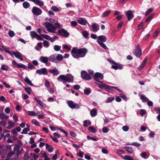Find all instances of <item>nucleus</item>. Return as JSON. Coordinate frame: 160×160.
Segmentation results:
<instances>
[{
	"mask_svg": "<svg viewBox=\"0 0 160 160\" xmlns=\"http://www.w3.org/2000/svg\"><path fill=\"white\" fill-rule=\"evenodd\" d=\"M87 52L88 50L85 48L77 49L76 48H73L71 51V53L72 56L76 58L80 57H84Z\"/></svg>",
	"mask_w": 160,
	"mask_h": 160,
	"instance_id": "nucleus-1",
	"label": "nucleus"
},
{
	"mask_svg": "<svg viewBox=\"0 0 160 160\" xmlns=\"http://www.w3.org/2000/svg\"><path fill=\"white\" fill-rule=\"evenodd\" d=\"M74 77L70 74H67L66 75H61L57 78V80L59 81H63L64 82L70 83L73 82Z\"/></svg>",
	"mask_w": 160,
	"mask_h": 160,
	"instance_id": "nucleus-2",
	"label": "nucleus"
},
{
	"mask_svg": "<svg viewBox=\"0 0 160 160\" xmlns=\"http://www.w3.org/2000/svg\"><path fill=\"white\" fill-rule=\"evenodd\" d=\"M49 61L52 62L58 63L62 61L63 59V57L61 54H53L50 55L49 57Z\"/></svg>",
	"mask_w": 160,
	"mask_h": 160,
	"instance_id": "nucleus-3",
	"label": "nucleus"
},
{
	"mask_svg": "<svg viewBox=\"0 0 160 160\" xmlns=\"http://www.w3.org/2000/svg\"><path fill=\"white\" fill-rule=\"evenodd\" d=\"M45 25L48 32L54 33H56L55 29H56L54 28V25L53 24L47 22L45 23Z\"/></svg>",
	"mask_w": 160,
	"mask_h": 160,
	"instance_id": "nucleus-4",
	"label": "nucleus"
},
{
	"mask_svg": "<svg viewBox=\"0 0 160 160\" xmlns=\"http://www.w3.org/2000/svg\"><path fill=\"white\" fill-rule=\"evenodd\" d=\"M57 34L65 38L68 37L69 35V32L63 28L59 30L57 32Z\"/></svg>",
	"mask_w": 160,
	"mask_h": 160,
	"instance_id": "nucleus-5",
	"label": "nucleus"
},
{
	"mask_svg": "<svg viewBox=\"0 0 160 160\" xmlns=\"http://www.w3.org/2000/svg\"><path fill=\"white\" fill-rule=\"evenodd\" d=\"M103 78V76L102 74L99 72H96L94 75V79L96 81L101 83L102 82L101 80Z\"/></svg>",
	"mask_w": 160,
	"mask_h": 160,
	"instance_id": "nucleus-6",
	"label": "nucleus"
},
{
	"mask_svg": "<svg viewBox=\"0 0 160 160\" xmlns=\"http://www.w3.org/2000/svg\"><path fill=\"white\" fill-rule=\"evenodd\" d=\"M32 12L33 15L36 16L41 15L42 12V10L40 8L36 7H34L32 8Z\"/></svg>",
	"mask_w": 160,
	"mask_h": 160,
	"instance_id": "nucleus-7",
	"label": "nucleus"
},
{
	"mask_svg": "<svg viewBox=\"0 0 160 160\" xmlns=\"http://www.w3.org/2000/svg\"><path fill=\"white\" fill-rule=\"evenodd\" d=\"M67 102L69 107L72 109L79 108V105L78 104H76L72 101H67Z\"/></svg>",
	"mask_w": 160,
	"mask_h": 160,
	"instance_id": "nucleus-8",
	"label": "nucleus"
},
{
	"mask_svg": "<svg viewBox=\"0 0 160 160\" xmlns=\"http://www.w3.org/2000/svg\"><path fill=\"white\" fill-rule=\"evenodd\" d=\"M142 51L139 46L137 45L135 49L134 54L138 58H139L142 54Z\"/></svg>",
	"mask_w": 160,
	"mask_h": 160,
	"instance_id": "nucleus-9",
	"label": "nucleus"
},
{
	"mask_svg": "<svg viewBox=\"0 0 160 160\" xmlns=\"http://www.w3.org/2000/svg\"><path fill=\"white\" fill-rule=\"evenodd\" d=\"M81 78L86 80H88L91 79L90 76L86 71H82L81 72Z\"/></svg>",
	"mask_w": 160,
	"mask_h": 160,
	"instance_id": "nucleus-10",
	"label": "nucleus"
},
{
	"mask_svg": "<svg viewBox=\"0 0 160 160\" xmlns=\"http://www.w3.org/2000/svg\"><path fill=\"white\" fill-rule=\"evenodd\" d=\"M99 87L100 88H103L105 90L110 92H111L113 91V90L110 87H109L108 85L104 84L99 85Z\"/></svg>",
	"mask_w": 160,
	"mask_h": 160,
	"instance_id": "nucleus-11",
	"label": "nucleus"
},
{
	"mask_svg": "<svg viewBox=\"0 0 160 160\" xmlns=\"http://www.w3.org/2000/svg\"><path fill=\"white\" fill-rule=\"evenodd\" d=\"M36 72L39 75L46 74L47 73V69L46 68H42L40 69L36 70Z\"/></svg>",
	"mask_w": 160,
	"mask_h": 160,
	"instance_id": "nucleus-12",
	"label": "nucleus"
},
{
	"mask_svg": "<svg viewBox=\"0 0 160 160\" xmlns=\"http://www.w3.org/2000/svg\"><path fill=\"white\" fill-rule=\"evenodd\" d=\"M12 53V54L14 55L17 58H18L22 61L23 60V59L22 56L21 54L18 51L13 52Z\"/></svg>",
	"mask_w": 160,
	"mask_h": 160,
	"instance_id": "nucleus-13",
	"label": "nucleus"
},
{
	"mask_svg": "<svg viewBox=\"0 0 160 160\" xmlns=\"http://www.w3.org/2000/svg\"><path fill=\"white\" fill-rule=\"evenodd\" d=\"M126 15L127 17L128 21H130L133 17V15L131 10L127 11L126 13Z\"/></svg>",
	"mask_w": 160,
	"mask_h": 160,
	"instance_id": "nucleus-14",
	"label": "nucleus"
},
{
	"mask_svg": "<svg viewBox=\"0 0 160 160\" xmlns=\"http://www.w3.org/2000/svg\"><path fill=\"white\" fill-rule=\"evenodd\" d=\"M39 61L44 63H47L49 60V58L47 57L42 56L39 58Z\"/></svg>",
	"mask_w": 160,
	"mask_h": 160,
	"instance_id": "nucleus-15",
	"label": "nucleus"
},
{
	"mask_svg": "<svg viewBox=\"0 0 160 160\" xmlns=\"http://www.w3.org/2000/svg\"><path fill=\"white\" fill-rule=\"evenodd\" d=\"M78 22L82 25H86L87 23V21L85 19L82 18H80L78 20Z\"/></svg>",
	"mask_w": 160,
	"mask_h": 160,
	"instance_id": "nucleus-16",
	"label": "nucleus"
},
{
	"mask_svg": "<svg viewBox=\"0 0 160 160\" xmlns=\"http://www.w3.org/2000/svg\"><path fill=\"white\" fill-rule=\"evenodd\" d=\"M49 72L54 76H57L58 74V70L56 68L49 69Z\"/></svg>",
	"mask_w": 160,
	"mask_h": 160,
	"instance_id": "nucleus-17",
	"label": "nucleus"
},
{
	"mask_svg": "<svg viewBox=\"0 0 160 160\" xmlns=\"http://www.w3.org/2000/svg\"><path fill=\"white\" fill-rule=\"evenodd\" d=\"M90 114L92 117L96 116L97 114V111L96 109L95 108L92 109L90 111Z\"/></svg>",
	"mask_w": 160,
	"mask_h": 160,
	"instance_id": "nucleus-18",
	"label": "nucleus"
},
{
	"mask_svg": "<svg viewBox=\"0 0 160 160\" xmlns=\"http://www.w3.org/2000/svg\"><path fill=\"white\" fill-rule=\"evenodd\" d=\"M35 100H36L38 103L42 107L45 108L46 106V104L42 102L40 100L38 99L37 98H34Z\"/></svg>",
	"mask_w": 160,
	"mask_h": 160,
	"instance_id": "nucleus-19",
	"label": "nucleus"
},
{
	"mask_svg": "<svg viewBox=\"0 0 160 160\" xmlns=\"http://www.w3.org/2000/svg\"><path fill=\"white\" fill-rule=\"evenodd\" d=\"M139 96L140 99L142 100L143 102H145L149 101L148 99L143 95L140 94Z\"/></svg>",
	"mask_w": 160,
	"mask_h": 160,
	"instance_id": "nucleus-20",
	"label": "nucleus"
},
{
	"mask_svg": "<svg viewBox=\"0 0 160 160\" xmlns=\"http://www.w3.org/2000/svg\"><path fill=\"white\" fill-rule=\"evenodd\" d=\"M33 2L38 4L40 7H41L44 4L43 1L39 0H35Z\"/></svg>",
	"mask_w": 160,
	"mask_h": 160,
	"instance_id": "nucleus-21",
	"label": "nucleus"
},
{
	"mask_svg": "<svg viewBox=\"0 0 160 160\" xmlns=\"http://www.w3.org/2000/svg\"><path fill=\"white\" fill-rule=\"evenodd\" d=\"M51 146L48 144L47 143L46 144V149H47L48 151L50 152H51L53 151L54 148H51Z\"/></svg>",
	"mask_w": 160,
	"mask_h": 160,
	"instance_id": "nucleus-22",
	"label": "nucleus"
},
{
	"mask_svg": "<svg viewBox=\"0 0 160 160\" xmlns=\"http://www.w3.org/2000/svg\"><path fill=\"white\" fill-rule=\"evenodd\" d=\"M2 47L4 49V50L6 52L9 54L10 55H11L12 57H13L12 54L10 51V50L8 48L4 46H2Z\"/></svg>",
	"mask_w": 160,
	"mask_h": 160,
	"instance_id": "nucleus-23",
	"label": "nucleus"
},
{
	"mask_svg": "<svg viewBox=\"0 0 160 160\" xmlns=\"http://www.w3.org/2000/svg\"><path fill=\"white\" fill-rule=\"evenodd\" d=\"M98 40L103 42H105L106 41L107 38L104 36L101 35L98 37Z\"/></svg>",
	"mask_w": 160,
	"mask_h": 160,
	"instance_id": "nucleus-24",
	"label": "nucleus"
},
{
	"mask_svg": "<svg viewBox=\"0 0 160 160\" xmlns=\"http://www.w3.org/2000/svg\"><path fill=\"white\" fill-rule=\"evenodd\" d=\"M8 125L7 128L9 129L14 127L15 124L12 121H9L8 122Z\"/></svg>",
	"mask_w": 160,
	"mask_h": 160,
	"instance_id": "nucleus-25",
	"label": "nucleus"
},
{
	"mask_svg": "<svg viewBox=\"0 0 160 160\" xmlns=\"http://www.w3.org/2000/svg\"><path fill=\"white\" fill-rule=\"evenodd\" d=\"M124 148L130 154L132 153L133 149L132 147H125Z\"/></svg>",
	"mask_w": 160,
	"mask_h": 160,
	"instance_id": "nucleus-26",
	"label": "nucleus"
},
{
	"mask_svg": "<svg viewBox=\"0 0 160 160\" xmlns=\"http://www.w3.org/2000/svg\"><path fill=\"white\" fill-rule=\"evenodd\" d=\"M8 117V116L6 115L4 113H0V118L2 119H7Z\"/></svg>",
	"mask_w": 160,
	"mask_h": 160,
	"instance_id": "nucleus-27",
	"label": "nucleus"
},
{
	"mask_svg": "<svg viewBox=\"0 0 160 160\" xmlns=\"http://www.w3.org/2000/svg\"><path fill=\"white\" fill-rule=\"evenodd\" d=\"M97 42L103 48L105 49H108V48L106 45L103 42H101L98 40L97 41Z\"/></svg>",
	"mask_w": 160,
	"mask_h": 160,
	"instance_id": "nucleus-28",
	"label": "nucleus"
},
{
	"mask_svg": "<svg viewBox=\"0 0 160 160\" xmlns=\"http://www.w3.org/2000/svg\"><path fill=\"white\" fill-rule=\"evenodd\" d=\"M22 6L24 8L27 9L30 7V4L28 2L25 1L23 3Z\"/></svg>",
	"mask_w": 160,
	"mask_h": 160,
	"instance_id": "nucleus-29",
	"label": "nucleus"
},
{
	"mask_svg": "<svg viewBox=\"0 0 160 160\" xmlns=\"http://www.w3.org/2000/svg\"><path fill=\"white\" fill-rule=\"evenodd\" d=\"M88 130L91 132L94 133L96 132V130L95 128L93 126H90L88 128Z\"/></svg>",
	"mask_w": 160,
	"mask_h": 160,
	"instance_id": "nucleus-30",
	"label": "nucleus"
},
{
	"mask_svg": "<svg viewBox=\"0 0 160 160\" xmlns=\"http://www.w3.org/2000/svg\"><path fill=\"white\" fill-rule=\"evenodd\" d=\"M30 35L32 39H33L34 38H36V37H37V34L35 31H32L30 32Z\"/></svg>",
	"mask_w": 160,
	"mask_h": 160,
	"instance_id": "nucleus-31",
	"label": "nucleus"
},
{
	"mask_svg": "<svg viewBox=\"0 0 160 160\" xmlns=\"http://www.w3.org/2000/svg\"><path fill=\"white\" fill-rule=\"evenodd\" d=\"M91 124V122L88 120H85L83 122V125L84 127H88Z\"/></svg>",
	"mask_w": 160,
	"mask_h": 160,
	"instance_id": "nucleus-32",
	"label": "nucleus"
},
{
	"mask_svg": "<svg viewBox=\"0 0 160 160\" xmlns=\"http://www.w3.org/2000/svg\"><path fill=\"white\" fill-rule=\"evenodd\" d=\"M25 82H27L28 85L30 86H33V84L32 83L31 81L29 80V79L28 78H27L25 79Z\"/></svg>",
	"mask_w": 160,
	"mask_h": 160,
	"instance_id": "nucleus-33",
	"label": "nucleus"
},
{
	"mask_svg": "<svg viewBox=\"0 0 160 160\" xmlns=\"http://www.w3.org/2000/svg\"><path fill=\"white\" fill-rule=\"evenodd\" d=\"M21 143H18L15 145L14 148V150H19L21 147Z\"/></svg>",
	"mask_w": 160,
	"mask_h": 160,
	"instance_id": "nucleus-34",
	"label": "nucleus"
},
{
	"mask_svg": "<svg viewBox=\"0 0 160 160\" xmlns=\"http://www.w3.org/2000/svg\"><path fill=\"white\" fill-rule=\"evenodd\" d=\"M83 37L85 38H87L89 35V33L86 31H83L82 32Z\"/></svg>",
	"mask_w": 160,
	"mask_h": 160,
	"instance_id": "nucleus-35",
	"label": "nucleus"
},
{
	"mask_svg": "<svg viewBox=\"0 0 160 160\" xmlns=\"http://www.w3.org/2000/svg\"><path fill=\"white\" fill-rule=\"evenodd\" d=\"M32 122L33 124H34V125H35L36 126H40V124H39V122L36 119H33L32 120Z\"/></svg>",
	"mask_w": 160,
	"mask_h": 160,
	"instance_id": "nucleus-36",
	"label": "nucleus"
},
{
	"mask_svg": "<svg viewBox=\"0 0 160 160\" xmlns=\"http://www.w3.org/2000/svg\"><path fill=\"white\" fill-rule=\"evenodd\" d=\"M27 113L29 115L35 116L37 115V114L34 111H28L27 112Z\"/></svg>",
	"mask_w": 160,
	"mask_h": 160,
	"instance_id": "nucleus-37",
	"label": "nucleus"
},
{
	"mask_svg": "<svg viewBox=\"0 0 160 160\" xmlns=\"http://www.w3.org/2000/svg\"><path fill=\"white\" fill-rule=\"evenodd\" d=\"M84 92L85 94L88 95L91 93V91L90 89L86 88L84 90Z\"/></svg>",
	"mask_w": 160,
	"mask_h": 160,
	"instance_id": "nucleus-38",
	"label": "nucleus"
},
{
	"mask_svg": "<svg viewBox=\"0 0 160 160\" xmlns=\"http://www.w3.org/2000/svg\"><path fill=\"white\" fill-rule=\"evenodd\" d=\"M153 14H151L146 19L145 21V22H149L153 18Z\"/></svg>",
	"mask_w": 160,
	"mask_h": 160,
	"instance_id": "nucleus-39",
	"label": "nucleus"
},
{
	"mask_svg": "<svg viewBox=\"0 0 160 160\" xmlns=\"http://www.w3.org/2000/svg\"><path fill=\"white\" fill-rule=\"evenodd\" d=\"M111 10H109L104 12L102 15V17H105L108 16L111 12Z\"/></svg>",
	"mask_w": 160,
	"mask_h": 160,
	"instance_id": "nucleus-40",
	"label": "nucleus"
},
{
	"mask_svg": "<svg viewBox=\"0 0 160 160\" xmlns=\"http://www.w3.org/2000/svg\"><path fill=\"white\" fill-rule=\"evenodd\" d=\"M24 89L26 92L28 94L30 95L31 93V88H25Z\"/></svg>",
	"mask_w": 160,
	"mask_h": 160,
	"instance_id": "nucleus-41",
	"label": "nucleus"
},
{
	"mask_svg": "<svg viewBox=\"0 0 160 160\" xmlns=\"http://www.w3.org/2000/svg\"><path fill=\"white\" fill-rule=\"evenodd\" d=\"M41 36L47 40H49L50 39V37L48 35L41 34Z\"/></svg>",
	"mask_w": 160,
	"mask_h": 160,
	"instance_id": "nucleus-42",
	"label": "nucleus"
},
{
	"mask_svg": "<svg viewBox=\"0 0 160 160\" xmlns=\"http://www.w3.org/2000/svg\"><path fill=\"white\" fill-rule=\"evenodd\" d=\"M43 45L44 47L48 48L49 46V43L47 41L44 40L43 42Z\"/></svg>",
	"mask_w": 160,
	"mask_h": 160,
	"instance_id": "nucleus-43",
	"label": "nucleus"
},
{
	"mask_svg": "<svg viewBox=\"0 0 160 160\" xmlns=\"http://www.w3.org/2000/svg\"><path fill=\"white\" fill-rule=\"evenodd\" d=\"M130 145L132 146H134L136 147H139L141 145V144L139 143H138L137 142H133Z\"/></svg>",
	"mask_w": 160,
	"mask_h": 160,
	"instance_id": "nucleus-44",
	"label": "nucleus"
},
{
	"mask_svg": "<svg viewBox=\"0 0 160 160\" xmlns=\"http://www.w3.org/2000/svg\"><path fill=\"white\" fill-rule=\"evenodd\" d=\"M123 159L126 160H134L132 157L128 155H125Z\"/></svg>",
	"mask_w": 160,
	"mask_h": 160,
	"instance_id": "nucleus-45",
	"label": "nucleus"
},
{
	"mask_svg": "<svg viewBox=\"0 0 160 160\" xmlns=\"http://www.w3.org/2000/svg\"><path fill=\"white\" fill-rule=\"evenodd\" d=\"M60 48L61 46L58 45H55L54 47V49L56 51H59Z\"/></svg>",
	"mask_w": 160,
	"mask_h": 160,
	"instance_id": "nucleus-46",
	"label": "nucleus"
},
{
	"mask_svg": "<svg viewBox=\"0 0 160 160\" xmlns=\"http://www.w3.org/2000/svg\"><path fill=\"white\" fill-rule=\"evenodd\" d=\"M17 67L18 68H21L23 69H25L26 68L25 65L21 63L18 64V66Z\"/></svg>",
	"mask_w": 160,
	"mask_h": 160,
	"instance_id": "nucleus-47",
	"label": "nucleus"
},
{
	"mask_svg": "<svg viewBox=\"0 0 160 160\" xmlns=\"http://www.w3.org/2000/svg\"><path fill=\"white\" fill-rule=\"evenodd\" d=\"M30 131V129L29 128H24L22 131V134H26L27 133V132L28 131Z\"/></svg>",
	"mask_w": 160,
	"mask_h": 160,
	"instance_id": "nucleus-48",
	"label": "nucleus"
},
{
	"mask_svg": "<svg viewBox=\"0 0 160 160\" xmlns=\"http://www.w3.org/2000/svg\"><path fill=\"white\" fill-rule=\"evenodd\" d=\"M119 96L120 97L123 99L125 101H127V98L124 94L123 93H121L119 94Z\"/></svg>",
	"mask_w": 160,
	"mask_h": 160,
	"instance_id": "nucleus-49",
	"label": "nucleus"
},
{
	"mask_svg": "<svg viewBox=\"0 0 160 160\" xmlns=\"http://www.w3.org/2000/svg\"><path fill=\"white\" fill-rule=\"evenodd\" d=\"M115 98L114 97H108L107 100V102H111L114 100Z\"/></svg>",
	"mask_w": 160,
	"mask_h": 160,
	"instance_id": "nucleus-50",
	"label": "nucleus"
},
{
	"mask_svg": "<svg viewBox=\"0 0 160 160\" xmlns=\"http://www.w3.org/2000/svg\"><path fill=\"white\" fill-rule=\"evenodd\" d=\"M8 34L10 37H12L14 36L15 33L12 31H9L8 32Z\"/></svg>",
	"mask_w": 160,
	"mask_h": 160,
	"instance_id": "nucleus-51",
	"label": "nucleus"
},
{
	"mask_svg": "<svg viewBox=\"0 0 160 160\" xmlns=\"http://www.w3.org/2000/svg\"><path fill=\"white\" fill-rule=\"evenodd\" d=\"M8 66L5 65H2L1 69L3 70H7L8 69Z\"/></svg>",
	"mask_w": 160,
	"mask_h": 160,
	"instance_id": "nucleus-52",
	"label": "nucleus"
},
{
	"mask_svg": "<svg viewBox=\"0 0 160 160\" xmlns=\"http://www.w3.org/2000/svg\"><path fill=\"white\" fill-rule=\"evenodd\" d=\"M153 10L152 9V8H150L148 9L145 12V15L147 16L149 13H150Z\"/></svg>",
	"mask_w": 160,
	"mask_h": 160,
	"instance_id": "nucleus-53",
	"label": "nucleus"
},
{
	"mask_svg": "<svg viewBox=\"0 0 160 160\" xmlns=\"http://www.w3.org/2000/svg\"><path fill=\"white\" fill-rule=\"evenodd\" d=\"M61 28L60 25L58 22H55L54 25V28Z\"/></svg>",
	"mask_w": 160,
	"mask_h": 160,
	"instance_id": "nucleus-54",
	"label": "nucleus"
},
{
	"mask_svg": "<svg viewBox=\"0 0 160 160\" xmlns=\"http://www.w3.org/2000/svg\"><path fill=\"white\" fill-rule=\"evenodd\" d=\"M92 28L93 31H97L98 28L96 24H94L92 25Z\"/></svg>",
	"mask_w": 160,
	"mask_h": 160,
	"instance_id": "nucleus-55",
	"label": "nucleus"
},
{
	"mask_svg": "<svg viewBox=\"0 0 160 160\" xmlns=\"http://www.w3.org/2000/svg\"><path fill=\"white\" fill-rule=\"evenodd\" d=\"M102 132L104 133H107L108 132V128L106 127H104L102 129Z\"/></svg>",
	"mask_w": 160,
	"mask_h": 160,
	"instance_id": "nucleus-56",
	"label": "nucleus"
},
{
	"mask_svg": "<svg viewBox=\"0 0 160 160\" xmlns=\"http://www.w3.org/2000/svg\"><path fill=\"white\" fill-rule=\"evenodd\" d=\"M51 9L54 12H57L58 11H59V9L58 7H57L56 6H52L51 8Z\"/></svg>",
	"mask_w": 160,
	"mask_h": 160,
	"instance_id": "nucleus-57",
	"label": "nucleus"
},
{
	"mask_svg": "<svg viewBox=\"0 0 160 160\" xmlns=\"http://www.w3.org/2000/svg\"><path fill=\"white\" fill-rule=\"evenodd\" d=\"M122 129L124 131L127 132L129 129V127L127 126H123L122 127Z\"/></svg>",
	"mask_w": 160,
	"mask_h": 160,
	"instance_id": "nucleus-58",
	"label": "nucleus"
},
{
	"mask_svg": "<svg viewBox=\"0 0 160 160\" xmlns=\"http://www.w3.org/2000/svg\"><path fill=\"white\" fill-rule=\"evenodd\" d=\"M50 137L55 142H58V140L57 138L55 137H53L51 135L50 136Z\"/></svg>",
	"mask_w": 160,
	"mask_h": 160,
	"instance_id": "nucleus-59",
	"label": "nucleus"
},
{
	"mask_svg": "<svg viewBox=\"0 0 160 160\" xmlns=\"http://www.w3.org/2000/svg\"><path fill=\"white\" fill-rule=\"evenodd\" d=\"M140 114L142 116H143L146 113V111L144 109H142L140 111Z\"/></svg>",
	"mask_w": 160,
	"mask_h": 160,
	"instance_id": "nucleus-60",
	"label": "nucleus"
},
{
	"mask_svg": "<svg viewBox=\"0 0 160 160\" xmlns=\"http://www.w3.org/2000/svg\"><path fill=\"white\" fill-rule=\"evenodd\" d=\"M141 156L143 158L145 159L147 156V153L146 152L141 153Z\"/></svg>",
	"mask_w": 160,
	"mask_h": 160,
	"instance_id": "nucleus-61",
	"label": "nucleus"
},
{
	"mask_svg": "<svg viewBox=\"0 0 160 160\" xmlns=\"http://www.w3.org/2000/svg\"><path fill=\"white\" fill-rule=\"evenodd\" d=\"M45 85L47 88H48L50 87V83L48 80H46L45 81Z\"/></svg>",
	"mask_w": 160,
	"mask_h": 160,
	"instance_id": "nucleus-62",
	"label": "nucleus"
},
{
	"mask_svg": "<svg viewBox=\"0 0 160 160\" xmlns=\"http://www.w3.org/2000/svg\"><path fill=\"white\" fill-rule=\"evenodd\" d=\"M10 109L8 107L6 108L5 109V112L7 114H9L10 113Z\"/></svg>",
	"mask_w": 160,
	"mask_h": 160,
	"instance_id": "nucleus-63",
	"label": "nucleus"
},
{
	"mask_svg": "<svg viewBox=\"0 0 160 160\" xmlns=\"http://www.w3.org/2000/svg\"><path fill=\"white\" fill-rule=\"evenodd\" d=\"M80 88V86L78 85H75L73 86V88L75 90H78Z\"/></svg>",
	"mask_w": 160,
	"mask_h": 160,
	"instance_id": "nucleus-64",
	"label": "nucleus"
}]
</instances>
